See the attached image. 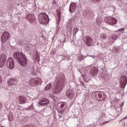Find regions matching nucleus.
I'll list each match as a JSON object with an SVG mask.
<instances>
[{"label":"nucleus","mask_w":127,"mask_h":127,"mask_svg":"<svg viewBox=\"0 0 127 127\" xmlns=\"http://www.w3.org/2000/svg\"><path fill=\"white\" fill-rule=\"evenodd\" d=\"M55 83L56 86L55 89L53 91V94L52 96H54V95H59L61 91H62L65 87L66 82H65L64 75H62V76H60V75L57 76L56 78Z\"/></svg>","instance_id":"nucleus-1"},{"label":"nucleus","mask_w":127,"mask_h":127,"mask_svg":"<svg viewBox=\"0 0 127 127\" xmlns=\"http://www.w3.org/2000/svg\"><path fill=\"white\" fill-rule=\"evenodd\" d=\"M13 58L15 60H16L17 62L21 65L25 67L27 65V59L24 54L21 52H16L13 54Z\"/></svg>","instance_id":"nucleus-2"},{"label":"nucleus","mask_w":127,"mask_h":127,"mask_svg":"<svg viewBox=\"0 0 127 127\" xmlns=\"http://www.w3.org/2000/svg\"><path fill=\"white\" fill-rule=\"evenodd\" d=\"M39 21L41 24H47L49 22V17L46 13H40L39 15Z\"/></svg>","instance_id":"nucleus-3"},{"label":"nucleus","mask_w":127,"mask_h":127,"mask_svg":"<svg viewBox=\"0 0 127 127\" xmlns=\"http://www.w3.org/2000/svg\"><path fill=\"white\" fill-rule=\"evenodd\" d=\"M105 22L108 24H110V25H115L118 22L117 19L113 17H107L105 18Z\"/></svg>","instance_id":"nucleus-4"},{"label":"nucleus","mask_w":127,"mask_h":127,"mask_svg":"<svg viewBox=\"0 0 127 127\" xmlns=\"http://www.w3.org/2000/svg\"><path fill=\"white\" fill-rule=\"evenodd\" d=\"M6 65L9 69H13L14 68V62L12 58H9L6 62Z\"/></svg>","instance_id":"nucleus-5"},{"label":"nucleus","mask_w":127,"mask_h":127,"mask_svg":"<svg viewBox=\"0 0 127 127\" xmlns=\"http://www.w3.org/2000/svg\"><path fill=\"white\" fill-rule=\"evenodd\" d=\"M84 41L87 46L89 47L93 45V39L89 36H85Z\"/></svg>","instance_id":"nucleus-6"},{"label":"nucleus","mask_w":127,"mask_h":127,"mask_svg":"<svg viewBox=\"0 0 127 127\" xmlns=\"http://www.w3.org/2000/svg\"><path fill=\"white\" fill-rule=\"evenodd\" d=\"M10 35L8 32H4L1 37V40L2 43H4L5 42L8 40Z\"/></svg>","instance_id":"nucleus-7"},{"label":"nucleus","mask_w":127,"mask_h":127,"mask_svg":"<svg viewBox=\"0 0 127 127\" xmlns=\"http://www.w3.org/2000/svg\"><path fill=\"white\" fill-rule=\"evenodd\" d=\"M77 9V3L75 2H71L69 7V10L70 13H74Z\"/></svg>","instance_id":"nucleus-8"},{"label":"nucleus","mask_w":127,"mask_h":127,"mask_svg":"<svg viewBox=\"0 0 127 127\" xmlns=\"http://www.w3.org/2000/svg\"><path fill=\"white\" fill-rule=\"evenodd\" d=\"M49 100L46 98H43L39 102V105L40 106H47V105H49L50 104Z\"/></svg>","instance_id":"nucleus-9"},{"label":"nucleus","mask_w":127,"mask_h":127,"mask_svg":"<svg viewBox=\"0 0 127 127\" xmlns=\"http://www.w3.org/2000/svg\"><path fill=\"white\" fill-rule=\"evenodd\" d=\"M99 73V70L98 69V68L96 67H93L90 69V74L91 75L95 76V75H97Z\"/></svg>","instance_id":"nucleus-10"},{"label":"nucleus","mask_w":127,"mask_h":127,"mask_svg":"<svg viewBox=\"0 0 127 127\" xmlns=\"http://www.w3.org/2000/svg\"><path fill=\"white\" fill-rule=\"evenodd\" d=\"M25 18L26 19L28 20L29 22H33V21H34V20L35 19V17L33 15L28 14L26 15Z\"/></svg>","instance_id":"nucleus-11"},{"label":"nucleus","mask_w":127,"mask_h":127,"mask_svg":"<svg viewBox=\"0 0 127 127\" xmlns=\"http://www.w3.org/2000/svg\"><path fill=\"white\" fill-rule=\"evenodd\" d=\"M66 27L67 28V31L71 34L72 33V28H73V25L71 23V21H68V23L66 25Z\"/></svg>","instance_id":"nucleus-12"},{"label":"nucleus","mask_w":127,"mask_h":127,"mask_svg":"<svg viewBox=\"0 0 127 127\" xmlns=\"http://www.w3.org/2000/svg\"><path fill=\"white\" fill-rule=\"evenodd\" d=\"M120 83L122 84V85H125V86H126V85H127V77L126 76H123L121 77V79H120Z\"/></svg>","instance_id":"nucleus-13"},{"label":"nucleus","mask_w":127,"mask_h":127,"mask_svg":"<svg viewBox=\"0 0 127 127\" xmlns=\"http://www.w3.org/2000/svg\"><path fill=\"white\" fill-rule=\"evenodd\" d=\"M16 84V80L15 79L12 78L10 79L7 81V84L8 86H14Z\"/></svg>","instance_id":"nucleus-14"},{"label":"nucleus","mask_w":127,"mask_h":127,"mask_svg":"<svg viewBox=\"0 0 127 127\" xmlns=\"http://www.w3.org/2000/svg\"><path fill=\"white\" fill-rule=\"evenodd\" d=\"M24 103H26V98L24 96H19V104H24Z\"/></svg>","instance_id":"nucleus-15"},{"label":"nucleus","mask_w":127,"mask_h":127,"mask_svg":"<svg viewBox=\"0 0 127 127\" xmlns=\"http://www.w3.org/2000/svg\"><path fill=\"white\" fill-rule=\"evenodd\" d=\"M40 82H41L40 80H30L29 82V84L30 85H31V86H35V84H39Z\"/></svg>","instance_id":"nucleus-16"},{"label":"nucleus","mask_w":127,"mask_h":127,"mask_svg":"<svg viewBox=\"0 0 127 127\" xmlns=\"http://www.w3.org/2000/svg\"><path fill=\"white\" fill-rule=\"evenodd\" d=\"M82 78L84 81L85 82V83H88V82L90 81V77L86 74H83Z\"/></svg>","instance_id":"nucleus-17"},{"label":"nucleus","mask_w":127,"mask_h":127,"mask_svg":"<svg viewBox=\"0 0 127 127\" xmlns=\"http://www.w3.org/2000/svg\"><path fill=\"white\" fill-rule=\"evenodd\" d=\"M0 61L5 62V61H6V56L4 54H1L0 56Z\"/></svg>","instance_id":"nucleus-18"},{"label":"nucleus","mask_w":127,"mask_h":127,"mask_svg":"<svg viewBox=\"0 0 127 127\" xmlns=\"http://www.w3.org/2000/svg\"><path fill=\"white\" fill-rule=\"evenodd\" d=\"M91 13H92V10H91V9H87L84 11V14H86L87 16H90L91 15Z\"/></svg>","instance_id":"nucleus-19"},{"label":"nucleus","mask_w":127,"mask_h":127,"mask_svg":"<svg viewBox=\"0 0 127 127\" xmlns=\"http://www.w3.org/2000/svg\"><path fill=\"white\" fill-rule=\"evenodd\" d=\"M74 91L72 89H67L66 92V96H71L73 95Z\"/></svg>","instance_id":"nucleus-20"},{"label":"nucleus","mask_w":127,"mask_h":127,"mask_svg":"<svg viewBox=\"0 0 127 127\" xmlns=\"http://www.w3.org/2000/svg\"><path fill=\"white\" fill-rule=\"evenodd\" d=\"M78 71L80 72L81 74H82V76L83 74H84V75L87 74V71H86V67H82L81 69H79L78 70Z\"/></svg>","instance_id":"nucleus-21"},{"label":"nucleus","mask_w":127,"mask_h":127,"mask_svg":"<svg viewBox=\"0 0 127 127\" xmlns=\"http://www.w3.org/2000/svg\"><path fill=\"white\" fill-rule=\"evenodd\" d=\"M27 70H28V71H30V72H34V70L35 68L33 65H30L29 66L27 67Z\"/></svg>","instance_id":"nucleus-22"},{"label":"nucleus","mask_w":127,"mask_h":127,"mask_svg":"<svg viewBox=\"0 0 127 127\" xmlns=\"http://www.w3.org/2000/svg\"><path fill=\"white\" fill-rule=\"evenodd\" d=\"M83 58H84V56H83V55H79L77 56L78 61H82Z\"/></svg>","instance_id":"nucleus-23"},{"label":"nucleus","mask_w":127,"mask_h":127,"mask_svg":"<svg viewBox=\"0 0 127 127\" xmlns=\"http://www.w3.org/2000/svg\"><path fill=\"white\" fill-rule=\"evenodd\" d=\"M51 89V84L50 83L49 84H48L45 88V90L46 91H49Z\"/></svg>","instance_id":"nucleus-24"},{"label":"nucleus","mask_w":127,"mask_h":127,"mask_svg":"<svg viewBox=\"0 0 127 127\" xmlns=\"http://www.w3.org/2000/svg\"><path fill=\"white\" fill-rule=\"evenodd\" d=\"M100 37L101 38H102V39H103L104 40L107 39V35H106V34H101L100 35Z\"/></svg>","instance_id":"nucleus-25"},{"label":"nucleus","mask_w":127,"mask_h":127,"mask_svg":"<svg viewBox=\"0 0 127 127\" xmlns=\"http://www.w3.org/2000/svg\"><path fill=\"white\" fill-rule=\"evenodd\" d=\"M117 38H119V36L116 34L112 35V39L113 40H117Z\"/></svg>","instance_id":"nucleus-26"},{"label":"nucleus","mask_w":127,"mask_h":127,"mask_svg":"<svg viewBox=\"0 0 127 127\" xmlns=\"http://www.w3.org/2000/svg\"><path fill=\"white\" fill-rule=\"evenodd\" d=\"M52 99L53 100L54 102H57V101H58V98L57 96H52Z\"/></svg>","instance_id":"nucleus-27"},{"label":"nucleus","mask_w":127,"mask_h":127,"mask_svg":"<svg viewBox=\"0 0 127 127\" xmlns=\"http://www.w3.org/2000/svg\"><path fill=\"white\" fill-rule=\"evenodd\" d=\"M5 64V62L0 61V68H2L4 64Z\"/></svg>","instance_id":"nucleus-28"},{"label":"nucleus","mask_w":127,"mask_h":127,"mask_svg":"<svg viewBox=\"0 0 127 127\" xmlns=\"http://www.w3.org/2000/svg\"><path fill=\"white\" fill-rule=\"evenodd\" d=\"M78 31H79V30L78 29V28H75L73 29V33H74L75 34H76L78 32Z\"/></svg>","instance_id":"nucleus-29"},{"label":"nucleus","mask_w":127,"mask_h":127,"mask_svg":"<svg viewBox=\"0 0 127 127\" xmlns=\"http://www.w3.org/2000/svg\"><path fill=\"white\" fill-rule=\"evenodd\" d=\"M98 101H99V102H101V101H103V100H104V98H102V96H98Z\"/></svg>","instance_id":"nucleus-30"},{"label":"nucleus","mask_w":127,"mask_h":127,"mask_svg":"<svg viewBox=\"0 0 127 127\" xmlns=\"http://www.w3.org/2000/svg\"><path fill=\"white\" fill-rule=\"evenodd\" d=\"M99 93L100 92L99 91H95L93 92V94L95 95V96H100Z\"/></svg>","instance_id":"nucleus-31"},{"label":"nucleus","mask_w":127,"mask_h":127,"mask_svg":"<svg viewBox=\"0 0 127 127\" xmlns=\"http://www.w3.org/2000/svg\"><path fill=\"white\" fill-rule=\"evenodd\" d=\"M64 107H65V102H62V104L61 105V108L63 109Z\"/></svg>","instance_id":"nucleus-32"},{"label":"nucleus","mask_w":127,"mask_h":127,"mask_svg":"<svg viewBox=\"0 0 127 127\" xmlns=\"http://www.w3.org/2000/svg\"><path fill=\"white\" fill-rule=\"evenodd\" d=\"M58 16H59V18L60 19V18L61 17V12H60V11H59V12L58 13Z\"/></svg>","instance_id":"nucleus-33"},{"label":"nucleus","mask_w":127,"mask_h":127,"mask_svg":"<svg viewBox=\"0 0 127 127\" xmlns=\"http://www.w3.org/2000/svg\"><path fill=\"white\" fill-rule=\"evenodd\" d=\"M93 2H97L98 1H100V0H92Z\"/></svg>","instance_id":"nucleus-34"},{"label":"nucleus","mask_w":127,"mask_h":127,"mask_svg":"<svg viewBox=\"0 0 127 127\" xmlns=\"http://www.w3.org/2000/svg\"><path fill=\"white\" fill-rule=\"evenodd\" d=\"M124 102L121 103V104H120V108H122V107L124 106Z\"/></svg>","instance_id":"nucleus-35"},{"label":"nucleus","mask_w":127,"mask_h":127,"mask_svg":"<svg viewBox=\"0 0 127 127\" xmlns=\"http://www.w3.org/2000/svg\"><path fill=\"white\" fill-rule=\"evenodd\" d=\"M0 109H2V104L0 103Z\"/></svg>","instance_id":"nucleus-36"},{"label":"nucleus","mask_w":127,"mask_h":127,"mask_svg":"<svg viewBox=\"0 0 127 127\" xmlns=\"http://www.w3.org/2000/svg\"><path fill=\"white\" fill-rule=\"evenodd\" d=\"M2 81V79L1 78V76L0 75V83H1Z\"/></svg>","instance_id":"nucleus-37"},{"label":"nucleus","mask_w":127,"mask_h":127,"mask_svg":"<svg viewBox=\"0 0 127 127\" xmlns=\"http://www.w3.org/2000/svg\"><path fill=\"white\" fill-rule=\"evenodd\" d=\"M114 42H115V41L110 42L109 43H110V44H113L114 43Z\"/></svg>","instance_id":"nucleus-38"},{"label":"nucleus","mask_w":127,"mask_h":127,"mask_svg":"<svg viewBox=\"0 0 127 127\" xmlns=\"http://www.w3.org/2000/svg\"><path fill=\"white\" fill-rule=\"evenodd\" d=\"M124 30H125L124 29H121L119 30V31H124Z\"/></svg>","instance_id":"nucleus-39"},{"label":"nucleus","mask_w":127,"mask_h":127,"mask_svg":"<svg viewBox=\"0 0 127 127\" xmlns=\"http://www.w3.org/2000/svg\"><path fill=\"white\" fill-rule=\"evenodd\" d=\"M68 98H69V99H72V98H73V97H72V96H68Z\"/></svg>","instance_id":"nucleus-40"},{"label":"nucleus","mask_w":127,"mask_h":127,"mask_svg":"<svg viewBox=\"0 0 127 127\" xmlns=\"http://www.w3.org/2000/svg\"><path fill=\"white\" fill-rule=\"evenodd\" d=\"M66 42V38H65L63 41V43H65V42Z\"/></svg>","instance_id":"nucleus-41"},{"label":"nucleus","mask_w":127,"mask_h":127,"mask_svg":"<svg viewBox=\"0 0 127 127\" xmlns=\"http://www.w3.org/2000/svg\"><path fill=\"white\" fill-rule=\"evenodd\" d=\"M90 57H92V58H95V56L93 55V56H89Z\"/></svg>","instance_id":"nucleus-42"},{"label":"nucleus","mask_w":127,"mask_h":127,"mask_svg":"<svg viewBox=\"0 0 127 127\" xmlns=\"http://www.w3.org/2000/svg\"><path fill=\"white\" fill-rule=\"evenodd\" d=\"M126 119H127V116L126 117H124V118H123V120H126Z\"/></svg>","instance_id":"nucleus-43"}]
</instances>
